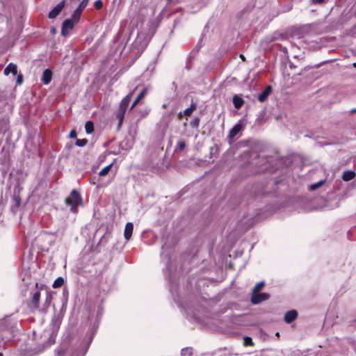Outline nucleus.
<instances>
[{
	"label": "nucleus",
	"instance_id": "nucleus-1",
	"mask_svg": "<svg viewBox=\"0 0 356 356\" xmlns=\"http://www.w3.org/2000/svg\"><path fill=\"white\" fill-rule=\"evenodd\" d=\"M65 203L72 206V211H73L74 208L81 203V197L79 193L75 189H73L70 195L66 197Z\"/></svg>",
	"mask_w": 356,
	"mask_h": 356
},
{
	"label": "nucleus",
	"instance_id": "nucleus-2",
	"mask_svg": "<svg viewBox=\"0 0 356 356\" xmlns=\"http://www.w3.org/2000/svg\"><path fill=\"white\" fill-rule=\"evenodd\" d=\"M78 22L79 20H75L73 15L71 18L65 19L62 24L61 34L64 36L67 35L68 31L72 29L74 24Z\"/></svg>",
	"mask_w": 356,
	"mask_h": 356
},
{
	"label": "nucleus",
	"instance_id": "nucleus-3",
	"mask_svg": "<svg viewBox=\"0 0 356 356\" xmlns=\"http://www.w3.org/2000/svg\"><path fill=\"white\" fill-rule=\"evenodd\" d=\"M65 5V1H60L49 13L48 17L49 19L56 18L60 14V13L62 11Z\"/></svg>",
	"mask_w": 356,
	"mask_h": 356
},
{
	"label": "nucleus",
	"instance_id": "nucleus-4",
	"mask_svg": "<svg viewBox=\"0 0 356 356\" xmlns=\"http://www.w3.org/2000/svg\"><path fill=\"white\" fill-rule=\"evenodd\" d=\"M269 298V294L266 293H252V298H251V302L254 305H257L260 303L262 301L266 300Z\"/></svg>",
	"mask_w": 356,
	"mask_h": 356
},
{
	"label": "nucleus",
	"instance_id": "nucleus-5",
	"mask_svg": "<svg viewBox=\"0 0 356 356\" xmlns=\"http://www.w3.org/2000/svg\"><path fill=\"white\" fill-rule=\"evenodd\" d=\"M172 120V115L169 113H165L161 117V119L159 122L160 127H163V130H165L168 127L170 122Z\"/></svg>",
	"mask_w": 356,
	"mask_h": 356
},
{
	"label": "nucleus",
	"instance_id": "nucleus-6",
	"mask_svg": "<svg viewBox=\"0 0 356 356\" xmlns=\"http://www.w3.org/2000/svg\"><path fill=\"white\" fill-rule=\"evenodd\" d=\"M87 3H88V0H83L80 3L79 7L74 11L72 15L74 16V18L75 19V20H79L83 10H84V8H86V6H87Z\"/></svg>",
	"mask_w": 356,
	"mask_h": 356
},
{
	"label": "nucleus",
	"instance_id": "nucleus-7",
	"mask_svg": "<svg viewBox=\"0 0 356 356\" xmlns=\"http://www.w3.org/2000/svg\"><path fill=\"white\" fill-rule=\"evenodd\" d=\"M51 78H52V72L51 71V70H49V69L44 70L42 73V79H41L42 83L45 85L49 84L51 81Z\"/></svg>",
	"mask_w": 356,
	"mask_h": 356
},
{
	"label": "nucleus",
	"instance_id": "nucleus-8",
	"mask_svg": "<svg viewBox=\"0 0 356 356\" xmlns=\"http://www.w3.org/2000/svg\"><path fill=\"white\" fill-rule=\"evenodd\" d=\"M134 230V225L132 222H127L125 225L124 236L127 241H129L132 235Z\"/></svg>",
	"mask_w": 356,
	"mask_h": 356
},
{
	"label": "nucleus",
	"instance_id": "nucleus-9",
	"mask_svg": "<svg viewBox=\"0 0 356 356\" xmlns=\"http://www.w3.org/2000/svg\"><path fill=\"white\" fill-rule=\"evenodd\" d=\"M298 316V313L296 310L288 311L284 315V321L287 323L293 322Z\"/></svg>",
	"mask_w": 356,
	"mask_h": 356
},
{
	"label": "nucleus",
	"instance_id": "nucleus-10",
	"mask_svg": "<svg viewBox=\"0 0 356 356\" xmlns=\"http://www.w3.org/2000/svg\"><path fill=\"white\" fill-rule=\"evenodd\" d=\"M272 91V88L270 86H268L258 96V100L260 102H264L266 100L267 97H268V95H270V93Z\"/></svg>",
	"mask_w": 356,
	"mask_h": 356
},
{
	"label": "nucleus",
	"instance_id": "nucleus-11",
	"mask_svg": "<svg viewBox=\"0 0 356 356\" xmlns=\"http://www.w3.org/2000/svg\"><path fill=\"white\" fill-rule=\"evenodd\" d=\"M3 73L5 75H8L10 73L15 75L17 74V66L13 63H9L5 68Z\"/></svg>",
	"mask_w": 356,
	"mask_h": 356
},
{
	"label": "nucleus",
	"instance_id": "nucleus-12",
	"mask_svg": "<svg viewBox=\"0 0 356 356\" xmlns=\"http://www.w3.org/2000/svg\"><path fill=\"white\" fill-rule=\"evenodd\" d=\"M40 298V291H35L32 296L31 307L33 309H38L39 307V302Z\"/></svg>",
	"mask_w": 356,
	"mask_h": 356
},
{
	"label": "nucleus",
	"instance_id": "nucleus-13",
	"mask_svg": "<svg viewBox=\"0 0 356 356\" xmlns=\"http://www.w3.org/2000/svg\"><path fill=\"white\" fill-rule=\"evenodd\" d=\"M131 99V93L127 95L122 99L119 108L126 111L129 103H130Z\"/></svg>",
	"mask_w": 356,
	"mask_h": 356
},
{
	"label": "nucleus",
	"instance_id": "nucleus-14",
	"mask_svg": "<svg viewBox=\"0 0 356 356\" xmlns=\"http://www.w3.org/2000/svg\"><path fill=\"white\" fill-rule=\"evenodd\" d=\"M146 93H147V89L143 88L141 90V92L139 93V95L137 96L136 99L134 101V102L131 106V109L134 108L137 105V104L145 97Z\"/></svg>",
	"mask_w": 356,
	"mask_h": 356
},
{
	"label": "nucleus",
	"instance_id": "nucleus-15",
	"mask_svg": "<svg viewBox=\"0 0 356 356\" xmlns=\"http://www.w3.org/2000/svg\"><path fill=\"white\" fill-rule=\"evenodd\" d=\"M242 126L241 124H236L229 131V138H234L241 131Z\"/></svg>",
	"mask_w": 356,
	"mask_h": 356
},
{
	"label": "nucleus",
	"instance_id": "nucleus-16",
	"mask_svg": "<svg viewBox=\"0 0 356 356\" xmlns=\"http://www.w3.org/2000/svg\"><path fill=\"white\" fill-rule=\"evenodd\" d=\"M355 177V173L351 170H346L343 172L342 179L343 180L348 181L353 179Z\"/></svg>",
	"mask_w": 356,
	"mask_h": 356
},
{
	"label": "nucleus",
	"instance_id": "nucleus-17",
	"mask_svg": "<svg viewBox=\"0 0 356 356\" xmlns=\"http://www.w3.org/2000/svg\"><path fill=\"white\" fill-rule=\"evenodd\" d=\"M125 112V110L119 108L116 113V118L119 120L118 128H120L122 125Z\"/></svg>",
	"mask_w": 356,
	"mask_h": 356
},
{
	"label": "nucleus",
	"instance_id": "nucleus-18",
	"mask_svg": "<svg viewBox=\"0 0 356 356\" xmlns=\"http://www.w3.org/2000/svg\"><path fill=\"white\" fill-rule=\"evenodd\" d=\"M244 103V101L243 99L239 97L237 95H234L233 97V104L236 108H240Z\"/></svg>",
	"mask_w": 356,
	"mask_h": 356
},
{
	"label": "nucleus",
	"instance_id": "nucleus-19",
	"mask_svg": "<svg viewBox=\"0 0 356 356\" xmlns=\"http://www.w3.org/2000/svg\"><path fill=\"white\" fill-rule=\"evenodd\" d=\"M197 104L195 102H193L191 105V106L188 108H186L184 111V115L186 116H190L193 113V112L196 109Z\"/></svg>",
	"mask_w": 356,
	"mask_h": 356
},
{
	"label": "nucleus",
	"instance_id": "nucleus-20",
	"mask_svg": "<svg viewBox=\"0 0 356 356\" xmlns=\"http://www.w3.org/2000/svg\"><path fill=\"white\" fill-rule=\"evenodd\" d=\"M63 284L64 280L61 277H59L57 279H56V280L54 282L52 287L54 289H58L61 287Z\"/></svg>",
	"mask_w": 356,
	"mask_h": 356
},
{
	"label": "nucleus",
	"instance_id": "nucleus-21",
	"mask_svg": "<svg viewBox=\"0 0 356 356\" xmlns=\"http://www.w3.org/2000/svg\"><path fill=\"white\" fill-rule=\"evenodd\" d=\"M86 132L87 134H91L94 131V124L92 122L88 121L85 124Z\"/></svg>",
	"mask_w": 356,
	"mask_h": 356
},
{
	"label": "nucleus",
	"instance_id": "nucleus-22",
	"mask_svg": "<svg viewBox=\"0 0 356 356\" xmlns=\"http://www.w3.org/2000/svg\"><path fill=\"white\" fill-rule=\"evenodd\" d=\"M111 168H112V164H110V165L104 167L103 169H102L100 170V172H99V175L101 177L106 175L111 170Z\"/></svg>",
	"mask_w": 356,
	"mask_h": 356
},
{
	"label": "nucleus",
	"instance_id": "nucleus-23",
	"mask_svg": "<svg viewBox=\"0 0 356 356\" xmlns=\"http://www.w3.org/2000/svg\"><path fill=\"white\" fill-rule=\"evenodd\" d=\"M264 285L265 282L263 281L258 282L253 288L252 293H255L259 291L264 286Z\"/></svg>",
	"mask_w": 356,
	"mask_h": 356
},
{
	"label": "nucleus",
	"instance_id": "nucleus-24",
	"mask_svg": "<svg viewBox=\"0 0 356 356\" xmlns=\"http://www.w3.org/2000/svg\"><path fill=\"white\" fill-rule=\"evenodd\" d=\"M193 350L191 348H185L181 350V356H192Z\"/></svg>",
	"mask_w": 356,
	"mask_h": 356
},
{
	"label": "nucleus",
	"instance_id": "nucleus-25",
	"mask_svg": "<svg viewBox=\"0 0 356 356\" xmlns=\"http://www.w3.org/2000/svg\"><path fill=\"white\" fill-rule=\"evenodd\" d=\"M68 352L63 348H60L56 350V356H68Z\"/></svg>",
	"mask_w": 356,
	"mask_h": 356
},
{
	"label": "nucleus",
	"instance_id": "nucleus-26",
	"mask_svg": "<svg viewBox=\"0 0 356 356\" xmlns=\"http://www.w3.org/2000/svg\"><path fill=\"white\" fill-rule=\"evenodd\" d=\"M185 147H186L185 142L183 140H179L177 142V147H176V150L177 149L182 150V149H184L185 148Z\"/></svg>",
	"mask_w": 356,
	"mask_h": 356
},
{
	"label": "nucleus",
	"instance_id": "nucleus-27",
	"mask_svg": "<svg viewBox=\"0 0 356 356\" xmlns=\"http://www.w3.org/2000/svg\"><path fill=\"white\" fill-rule=\"evenodd\" d=\"M87 139H77L76 141V145L79 147H83L87 144Z\"/></svg>",
	"mask_w": 356,
	"mask_h": 356
},
{
	"label": "nucleus",
	"instance_id": "nucleus-28",
	"mask_svg": "<svg viewBox=\"0 0 356 356\" xmlns=\"http://www.w3.org/2000/svg\"><path fill=\"white\" fill-rule=\"evenodd\" d=\"M55 341H56L55 336L53 333H51L49 337V340L47 342V345L49 346V345L54 344L55 343Z\"/></svg>",
	"mask_w": 356,
	"mask_h": 356
},
{
	"label": "nucleus",
	"instance_id": "nucleus-29",
	"mask_svg": "<svg viewBox=\"0 0 356 356\" xmlns=\"http://www.w3.org/2000/svg\"><path fill=\"white\" fill-rule=\"evenodd\" d=\"M323 183H324L323 181H318L316 184H312V185L310 186V189L311 190H315L317 188H318L319 186H321V185H323Z\"/></svg>",
	"mask_w": 356,
	"mask_h": 356
},
{
	"label": "nucleus",
	"instance_id": "nucleus-30",
	"mask_svg": "<svg viewBox=\"0 0 356 356\" xmlns=\"http://www.w3.org/2000/svg\"><path fill=\"white\" fill-rule=\"evenodd\" d=\"M23 83V75L22 74L19 73L17 74V79H16V83L17 85H21Z\"/></svg>",
	"mask_w": 356,
	"mask_h": 356
},
{
	"label": "nucleus",
	"instance_id": "nucleus-31",
	"mask_svg": "<svg viewBox=\"0 0 356 356\" xmlns=\"http://www.w3.org/2000/svg\"><path fill=\"white\" fill-rule=\"evenodd\" d=\"M200 124V119L196 118L193 119V120L191 122V124L193 127H197Z\"/></svg>",
	"mask_w": 356,
	"mask_h": 356
},
{
	"label": "nucleus",
	"instance_id": "nucleus-32",
	"mask_svg": "<svg viewBox=\"0 0 356 356\" xmlns=\"http://www.w3.org/2000/svg\"><path fill=\"white\" fill-rule=\"evenodd\" d=\"M95 6L97 10H99L102 8L103 3L101 0L96 1L95 3Z\"/></svg>",
	"mask_w": 356,
	"mask_h": 356
},
{
	"label": "nucleus",
	"instance_id": "nucleus-33",
	"mask_svg": "<svg viewBox=\"0 0 356 356\" xmlns=\"http://www.w3.org/2000/svg\"><path fill=\"white\" fill-rule=\"evenodd\" d=\"M149 108H145L143 111H140V115L142 118H145L146 116H147V115L149 114Z\"/></svg>",
	"mask_w": 356,
	"mask_h": 356
},
{
	"label": "nucleus",
	"instance_id": "nucleus-34",
	"mask_svg": "<svg viewBox=\"0 0 356 356\" xmlns=\"http://www.w3.org/2000/svg\"><path fill=\"white\" fill-rule=\"evenodd\" d=\"M245 345H250L252 344V339L250 337H246L244 338Z\"/></svg>",
	"mask_w": 356,
	"mask_h": 356
},
{
	"label": "nucleus",
	"instance_id": "nucleus-35",
	"mask_svg": "<svg viewBox=\"0 0 356 356\" xmlns=\"http://www.w3.org/2000/svg\"><path fill=\"white\" fill-rule=\"evenodd\" d=\"M70 137L71 138H75L76 137V132L74 130H72L70 133Z\"/></svg>",
	"mask_w": 356,
	"mask_h": 356
},
{
	"label": "nucleus",
	"instance_id": "nucleus-36",
	"mask_svg": "<svg viewBox=\"0 0 356 356\" xmlns=\"http://www.w3.org/2000/svg\"><path fill=\"white\" fill-rule=\"evenodd\" d=\"M314 3H321L323 0H312Z\"/></svg>",
	"mask_w": 356,
	"mask_h": 356
},
{
	"label": "nucleus",
	"instance_id": "nucleus-37",
	"mask_svg": "<svg viewBox=\"0 0 356 356\" xmlns=\"http://www.w3.org/2000/svg\"><path fill=\"white\" fill-rule=\"evenodd\" d=\"M350 114H353L356 113V108L351 109L350 111Z\"/></svg>",
	"mask_w": 356,
	"mask_h": 356
},
{
	"label": "nucleus",
	"instance_id": "nucleus-38",
	"mask_svg": "<svg viewBox=\"0 0 356 356\" xmlns=\"http://www.w3.org/2000/svg\"><path fill=\"white\" fill-rule=\"evenodd\" d=\"M16 203H17V207H19V204H20V199H19V198H18V199L17 200Z\"/></svg>",
	"mask_w": 356,
	"mask_h": 356
},
{
	"label": "nucleus",
	"instance_id": "nucleus-39",
	"mask_svg": "<svg viewBox=\"0 0 356 356\" xmlns=\"http://www.w3.org/2000/svg\"><path fill=\"white\" fill-rule=\"evenodd\" d=\"M240 58H241L243 60H245V56H244L243 54H241V55H240Z\"/></svg>",
	"mask_w": 356,
	"mask_h": 356
},
{
	"label": "nucleus",
	"instance_id": "nucleus-40",
	"mask_svg": "<svg viewBox=\"0 0 356 356\" xmlns=\"http://www.w3.org/2000/svg\"><path fill=\"white\" fill-rule=\"evenodd\" d=\"M0 356H3V354L0 353Z\"/></svg>",
	"mask_w": 356,
	"mask_h": 356
}]
</instances>
